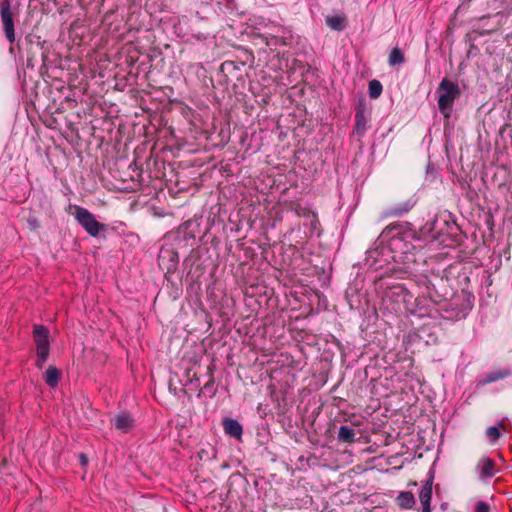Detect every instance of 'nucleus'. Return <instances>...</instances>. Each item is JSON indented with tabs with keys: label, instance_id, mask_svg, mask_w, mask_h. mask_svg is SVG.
<instances>
[{
	"label": "nucleus",
	"instance_id": "obj_15",
	"mask_svg": "<svg viewBox=\"0 0 512 512\" xmlns=\"http://www.w3.org/2000/svg\"><path fill=\"white\" fill-rule=\"evenodd\" d=\"M412 208V205L410 203H405L399 207H392L388 209L385 213L386 216H400L403 213L408 212Z\"/></svg>",
	"mask_w": 512,
	"mask_h": 512
},
{
	"label": "nucleus",
	"instance_id": "obj_17",
	"mask_svg": "<svg viewBox=\"0 0 512 512\" xmlns=\"http://www.w3.org/2000/svg\"><path fill=\"white\" fill-rule=\"evenodd\" d=\"M508 375H509V371H507V370L493 371L487 375L486 382H488V383L494 382L499 379H503V378L507 377Z\"/></svg>",
	"mask_w": 512,
	"mask_h": 512
},
{
	"label": "nucleus",
	"instance_id": "obj_2",
	"mask_svg": "<svg viewBox=\"0 0 512 512\" xmlns=\"http://www.w3.org/2000/svg\"><path fill=\"white\" fill-rule=\"evenodd\" d=\"M73 215L77 222L89 233L91 236H97L101 230L104 229V225L99 223L95 216L87 209L75 206Z\"/></svg>",
	"mask_w": 512,
	"mask_h": 512
},
{
	"label": "nucleus",
	"instance_id": "obj_11",
	"mask_svg": "<svg viewBox=\"0 0 512 512\" xmlns=\"http://www.w3.org/2000/svg\"><path fill=\"white\" fill-rule=\"evenodd\" d=\"M59 370L54 366H49L45 372V382L51 386L55 387L59 380Z\"/></svg>",
	"mask_w": 512,
	"mask_h": 512
},
{
	"label": "nucleus",
	"instance_id": "obj_20",
	"mask_svg": "<svg viewBox=\"0 0 512 512\" xmlns=\"http://www.w3.org/2000/svg\"><path fill=\"white\" fill-rule=\"evenodd\" d=\"M79 458H80V462H81L82 465H86L87 464L88 459H87V457L84 454H81L79 456Z\"/></svg>",
	"mask_w": 512,
	"mask_h": 512
},
{
	"label": "nucleus",
	"instance_id": "obj_4",
	"mask_svg": "<svg viewBox=\"0 0 512 512\" xmlns=\"http://www.w3.org/2000/svg\"><path fill=\"white\" fill-rule=\"evenodd\" d=\"M0 14L6 38L10 43H13L15 41L14 21L9 0L2 1Z\"/></svg>",
	"mask_w": 512,
	"mask_h": 512
},
{
	"label": "nucleus",
	"instance_id": "obj_10",
	"mask_svg": "<svg viewBox=\"0 0 512 512\" xmlns=\"http://www.w3.org/2000/svg\"><path fill=\"white\" fill-rule=\"evenodd\" d=\"M368 119L363 110H358L356 113L355 131L362 135L366 131Z\"/></svg>",
	"mask_w": 512,
	"mask_h": 512
},
{
	"label": "nucleus",
	"instance_id": "obj_7",
	"mask_svg": "<svg viewBox=\"0 0 512 512\" xmlns=\"http://www.w3.org/2000/svg\"><path fill=\"white\" fill-rule=\"evenodd\" d=\"M225 432L233 437L240 438L242 435V426L235 419H225L223 422Z\"/></svg>",
	"mask_w": 512,
	"mask_h": 512
},
{
	"label": "nucleus",
	"instance_id": "obj_8",
	"mask_svg": "<svg viewBox=\"0 0 512 512\" xmlns=\"http://www.w3.org/2000/svg\"><path fill=\"white\" fill-rule=\"evenodd\" d=\"M396 501L398 506L403 509H411L415 504L414 495L408 491L401 492Z\"/></svg>",
	"mask_w": 512,
	"mask_h": 512
},
{
	"label": "nucleus",
	"instance_id": "obj_5",
	"mask_svg": "<svg viewBox=\"0 0 512 512\" xmlns=\"http://www.w3.org/2000/svg\"><path fill=\"white\" fill-rule=\"evenodd\" d=\"M113 426L121 433H128L134 427V420L128 413L122 412L114 417Z\"/></svg>",
	"mask_w": 512,
	"mask_h": 512
},
{
	"label": "nucleus",
	"instance_id": "obj_3",
	"mask_svg": "<svg viewBox=\"0 0 512 512\" xmlns=\"http://www.w3.org/2000/svg\"><path fill=\"white\" fill-rule=\"evenodd\" d=\"M34 339L37 347V365H42L47 360L49 354V340L48 331L43 326H35L34 328Z\"/></svg>",
	"mask_w": 512,
	"mask_h": 512
},
{
	"label": "nucleus",
	"instance_id": "obj_14",
	"mask_svg": "<svg viewBox=\"0 0 512 512\" xmlns=\"http://www.w3.org/2000/svg\"><path fill=\"white\" fill-rule=\"evenodd\" d=\"M369 96L372 99L378 98L382 93V84L378 80H371L368 86Z\"/></svg>",
	"mask_w": 512,
	"mask_h": 512
},
{
	"label": "nucleus",
	"instance_id": "obj_13",
	"mask_svg": "<svg viewBox=\"0 0 512 512\" xmlns=\"http://www.w3.org/2000/svg\"><path fill=\"white\" fill-rule=\"evenodd\" d=\"M355 431L354 429L350 428L349 426H341L339 428L338 437L339 440L344 442H352L355 438Z\"/></svg>",
	"mask_w": 512,
	"mask_h": 512
},
{
	"label": "nucleus",
	"instance_id": "obj_16",
	"mask_svg": "<svg viewBox=\"0 0 512 512\" xmlns=\"http://www.w3.org/2000/svg\"><path fill=\"white\" fill-rule=\"evenodd\" d=\"M403 61H404V56H403L402 52L399 49L394 48L389 55V64L397 65V64H401Z\"/></svg>",
	"mask_w": 512,
	"mask_h": 512
},
{
	"label": "nucleus",
	"instance_id": "obj_12",
	"mask_svg": "<svg viewBox=\"0 0 512 512\" xmlns=\"http://www.w3.org/2000/svg\"><path fill=\"white\" fill-rule=\"evenodd\" d=\"M326 24L333 30L341 31L345 27V18L342 16H331L326 18Z\"/></svg>",
	"mask_w": 512,
	"mask_h": 512
},
{
	"label": "nucleus",
	"instance_id": "obj_9",
	"mask_svg": "<svg viewBox=\"0 0 512 512\" xmlns=\"http://www.w3.org/2000/svg\"><path fill=\"white\" fill-rule=\"evenodd\" d=\"M431 496H432V487L430 484H426L425 486L422 487V489L420 491L419 499L423 506V509L427 512H430L429 507H430Z\"/></svg>",
	"mask_w": 512,
	"mask_h": 512
},
{
	"label": "nucleus",
	"instance_id": "obj_19",
	"mask_svg": "<svg viewBox=\"0 0 512 512\" xmlns=\"http://www.w3.org/2000/svg\"><path fill=\"white\" fill-rule=\"evenodd\" d=\"M490 508L486 502L479 501L476 504L475 512H489Z\"/></svg>",
	"mask_w": 512,
	"mask_h": 512
},
{
	"label": "nucleus",
	"instance_id": "obj_1",
	"mask_svg": "<svg viewBox=\"0 0 512 512\" xmlns=\"http://www.w3.org/2000/svg\"><path fill=\"white\" fill-rule=\"evenodd\" d=\"M438 107L441 113L448 118L450 116L453 102L460 95V90L457 84L443 79L438 88Z\"/></svg>",
	"mask_w": 512,
	"mask_h": 512
},
{
	"label": "nucleus",
	"instance_id": "obj_6",
	"mask_svg": "<svg viewBox=\"0 0 512 512\" xmlns=\"http://www.w3.org/2000/svg\"><path fill=\"white\" fill-rule=\"evenodd\" d=\"M494 466L495 463L491 458L483 457L477 463L476 470L481 478H490L496 474Z\"/></svg>",
	"mask_w": 512,
	"mask_h": 512
},
{
	"label": "nucleus",
	"instance_id": "obj_18",
	"mask_svg": "<svg viewBox=\"0 0 512 512\" xmlns=\"http://www.w3.org/2000/svg\"><path fill=\"white\" fill-rule=\"evenodd\" d=\"M486 435L492 443H495L500 437V432L497 427L493 426V427H489L486 430Z\"/></svg>",
	"mask_w": 512,
	"mask_h": 512
}]
</instances>
